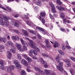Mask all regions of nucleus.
Segmentation results:
<instances>
[{"instance_id":"f257e3e1","label":"nucleus","mask_w":75,"mask_h":75,"mask_svg":"<svg viewBox=\"0 0 75 75\" xmlns=\"http://www.w3.org/2000/svg\"><path fill=\"white\" fill-rule=\"evenodd\" d=\"M56 60L57 62L59 63V66L57 67V69L58 70L61 71V72H62L64 71V69L62 66L63 65V63L62 62H61V60L60 59H58L56 58Z\"/></svg>"},{"instance_id":"f03ea898","label":"nucleus","mask_w":75,"mask_h":75,"mask_svg":"<svg viewBox=\"0 0 75 75\" xmlns=\"http://www.w3.org/2000/svg\"><path fill=\"white\" fill-rule=\"evenodd\" d=\"M29 41L30 42L29 43V45L32 48L35 49L36 52H40V50L39 48L36 47V45H35V44L33 43V41L31 40H29Z\"/></svg>"},{"instance_id":"7ed1b4c3","label":"nucleus","mask_w":75,"mask_h":75,"mask_svg":"<svg viewBox=\"0 0 75 75\" xmlns=\"http://www.w3.org/2000/svg\"><path fill=\"white\" fill-rule=\"evenodd\" d=\"M14 67H15L14 65H10L9 67H5V71H7L8 72H11V70H14Z\"/></svg>"},{"instance_id":"20e7f679","label":"nucleus","mask_w":75,"mask_h":75,"mask_svg":"<svg viewBox=\"0 0 75 75\" xmlns=\"http://www.w3.org/2000/svg\"><path fill=\"white\" fill-rule=\"evenodd\" d=\"M27 46H28V44H27V45H23L22 47V49H21V47H18V50L21 52H24L25 51H27Z\"/></svg>"},{"instance_id":"39448f33","label":"nucleus","mask_w":75,"mask_h":75,"mask_svg":"<svg viewBox=\"0 0 75 75\" xmlns=\"http://www.w3.org/2000/svg\"><path fill=\"white\" fill-rule=\"evenodd\" d=\"M49 6L52 7L51 11L52 12L55 13L56 12V10H55V8L54 7L52 3L51 2H49Z\"/></svg>"},{"instance_id":"423d86ee","label":"nucleus","mask_w":75,"mask_h":75,"mask_svg":"<svg viewBox=\"0 0 75 75\" xmlns=\"http://www.w3.org/2000/svg\"><path fill=\"white\" fill-rule=\"evenodd\" d=\"M11 23L13 25H14V26H16V27H18V25L20 23V22L18 21L17 20H16L15 21V22H14L13 21H12Z\"/></svg>"},{"instance_id":"0eeeda50","label":"nucleus","mask_w":75,"mask_h":75,"mask_svg":"<svg viewBox=\"0 0 75 75\" xmlns=\"http://www.w3.org/2000/svg\"><path fill=\"white\" fill-rule=\"evenodd\" d=\"M14 62L16 66V68L19 69L21 67V65L20 64V63L18 62V61L16 60H14Z\"/></svg>"},{"instance_id":"6e6552de","label":"nucleus","mask_w":75,"mask_h":75,"mask_svg":"<svg viewBox=\"0 0 75 75\" xmlns=\"http://www.w3.org/2000/svg\"><path fill=\"white\" fill-rule=\"evenodd\" d=\"M36 28V29L38 30L39 31H42V32H43V34H44V35H45V34H47V31L45 30L44 29L41 28L39 27H37Z\"/></svg>"},{"instance_id":"1a4fd4ad","label":"nucleus","mask_w":75,"mask_h":75,"mask_svg":"<svg viewBox=\"0 0 75 75\" xmlns=\"http://www.w3.org/2000/svg\"><path fill=\"white\" fill-rule=\"evenodd\" d=\"M44 71L45 72L46 75H56L55 73L54 72H53L51 74H50V70L48 69H45Z\"/></svg>"},{"instance_id":"9d476101","label":"nucleus","mask_w":75,"mask_h":75,"mask_svg":"<svg viewBox=\"0 0 75 75\" xmlns=\"http://www.w3.org/2000/svg\"><path fill=\"white\" fill-rule=\"evenodd\" d=\"M43 58H40V60H41V62L42 64H45L44 65V68H48V66L47 64V62H45V61L43 60Z\"/></svg>"},{"instance_id":"9b49d317","label":"nucleus","mask_w":75,"mask_h":75,"mask_svg":"<svg viewBox=\"0 0 75 75\" xmlns=\"http://www.w3.org/2000/svg\"><path fill=\"white\" fill-rule=\"evenodd\" d=\"M0 24L3 26L5 25V21H3V19L1 16H0Z\"/></svg>"},{"instance_id":"f8f14e48","label":"nucleus","mask_w":75,"mask_h":75,"mask_svg":"<svg viewBox=\"0 0 75 75\" xmlns=\"http://www.w3.org/2000/svg\"><path fill=\"white\" fill-rule=\"evenodd\" d=\"M21 63L25 66H27V65L28 64L27 62L24 59L21 60Z\"/></svg>"},{"instance_id":"ddd939ff","label":"nucleus","mask_w":75,"mask_h":75,"mask_svg":"<svg viewBox=\"0 0 75 75\" xmlns=\"http://www.w3.org/2000/svg\"><path fill=\"white\" fill-rule=\"evenodd\" d=\"M45 42L46 44V46L47 48H50L51 47V46L50 45V44H49V41L48 40H45Z\"/></svg>"},{"instance_id":"4468645a","label":"nucleus","mask_w":75,"mask_h":75,"mask_svg":"<svg viewBox=\"0 0 75 75\" xmlns=\"http://www.w3.org/2000/svg\"><path fill=\"white\" fill-rule=\"evenodd\" d=\"M33 51H34V50L33 49H31L29 51L28 54L30 57H33Z\"/></svg>"},{"instance_id":"2eb2a0df","label":"nucleus","mask_w":75,"mask_h":75,"mask_svg":"<svg viewBox=\"0 0 75 75\" xmlns=\"http://www.w3.org/2000/svg\"><path fill=\"white\" fill-rule=\"evenodd\" d=\"M27 24L29 25V26H33L34 27L35 25L33 23H32L30 21H27Z\"/></svg>"},{"instance_id":"dca6fc26","label":"nucleus","mask_w":75,"mask_h":75,"mask_svg":"<svg viewBox=\"0 0 75 75\" xmlns=\"http://www.w3.org/2000/svg\"><path fill=\"white\" fill-rule=\"evenodd\" d=\"M7 43L8 45L11 46V47H12V48H14V43H13V42L10 41H7Z\"/></svg>"},{"instance_id":"f3484780","label":"nucleus","mask_w":75,"mask_h":75,"mask_svg":"<svg viewBox=\"0 0 75 75\" xmlns=\"http://www.w3.org/2000/svg\"><path fill=\"white\" fill-rule=\"evenodd\" d=\"M23 45H27V42H25V41L23 40V39L22 38H21L20 39Z\"/></svg>"},{"instance_id":"a211bd4d","label":"nucleus","mask_w":75,"mask_h":75,"mask_svg":"<svg viewBox=\"0 0 75 75\" xmlns=\"http://www.w3.org/2000/svg\"><path fill=\"white\" fill-rule=\"evenodd\" d=\"M56 8L59 10H63L64 11H65V9L64 8H62V7L61 6L59 7L58 6H56Z\"/></svg>"},{"instance_id":"6ab92c4d","label":"nucleus","mask_w":75,"mask_h":75,"mask_svg":"<svg viewBox=\"0 0 75 75\" xmlns=\"http://www.w3.org/2000/svg\"><path fill=\"white\" fill-rule=\"evenodd\" d=\"M7 57L8 58L10 59L11 58V53L10 51H7Z\"/></svg>"},{"instance_id":"aec40b11","label":"nucleus","mask_w":75,"mask_h":75,"mask_svg":"<svg viewBox=\"0 0 75 75\" xmlns=\"http://www.w3.org/2000/svg\"><path fill=\"white\" fill-rule=\"evenodd\" d=\"M22 32L23 33V35L25 36H28V34L26 30H23Z\"/></svg>"},{"instance_id":"412c9836","label":"nucleus","mask_w":75,"mask_h":75,"mask_svg":"<svg viewBox=\"0 0 75 75\" xmlns=\"http://www.w3.org/2000/svg\"><path fill=\"white\" fill-rule=\"evenodd\" d=\"M54 45H53V46L54 47V48H56V47H58V45H59V43H58V42H57L56 41H55L54 42Z\"/></svg>"},{"instance_id":"4be33fe9","label":"nucleus","mask_w":75,"mask_h":75,"mask_svg":"<svg viewBox=\"0 0 75 75\" xmlns=\"http://www.w3.org/2000/svg\"><path fill=\"white\" fill-rule=\"evenodd\" d=\"M70 72L72 75H74V73H75V71L73 69H69Z\"/></svg>"},{"instance_id":"5701e85b","label":"nucleus","mask_w":75,"mask_h":75,"mask_svg":"<svg viewBox=\"0 0 75 75\" xmlns=\"http://www.w3.org/2000/svg\"><path fill=\"white\" fill-rule=\"evenodd\" d=\"M39 19L40 20H41V22L43 24H45V20L44 19V18H42L41 19V16H39Z\"/></svg>"},{"instance_id":"b1692460","label":"nucleus","mask_w":75,"mask_h":75,"mask_svg":"<svg viewBox=\"0 0 75 75\" xmlns=\"http://www.w3.org/2000/svg\"><path fill=\"white\" fill-rule=\"evenodd\" d=\"M3 18L5 20V21H6L9 20V19H10V18L8 17L5 16H3Z\"/></svg>"},{"instance_id":"393cba45","label":"nucleus","mask_w":75,"mask_h":75,"mask_svg":"<svg viewBox=\"0 0 75 75\" xmlns=\"http://www.w3.org/2000/svg\"><path fill=\"white\" fill-rule=\"evenodd\" d=\"M58 52L59 54H60L61 55H65V52H63V51L61 50H59Z\"/></svg>"},{"instance_id":"a878e982","label":"nucleus","mask_w":75,"mask_h":75,"mask_svg":"<svg viewBox=\"0 0 75 75\" xmlns=\"http://www.w3.org/2000/svg\"><path fill=\"white\" fill-rule=\"evenodd\" d=\"M35 2L36 5H37V6H41V3L40 1H38V2Z\"/></svg>"},{"instance_id":"bb28decb","label":"nucleus","mask_w":75,"mask_h":75,"mask_svg":"<svg viewBox=\"0 0 75 75\" xmlns=\"http://www.w3.org/2000/svg\"><path fill=\"white\" fill-rule=\"evenodd\" d=\"M15 45L16 47H18V48H21V45L20 44L16 43L15 44Z\"/></svg>"},{"instance_id":"cd10ccee","label":"nucleus","mask_w":75,"mask_h":75,"mask_svg":"<svg viewBox=\"0 0 75 75\" xmlns=\"http://www.w3.org/2000/svg\"><path fill=\"white\" fill-rule=\"evenodd\" d=\"M17 57L18 59H22L21 56L19 53L17 54Z\"/></svg>"},{"instance_id":"c85d7f7f","label":"nucleus","mask_w":75,"mask_h":75,"mask_svg":"<svg viewBox=\"0 0 75 75\" xmlns=\"http://www.w3.org/2000/svg\"><path fill=\"white\" fill-rule=\"evenodd\" d=\"M12 30H13L14 32L16 33L17 34H20V32L18 30H17L16 29H12Z\"/></svg>"},{"instance_id":"c756f323","label":"nucleus","mask_w":75,"mask_h":75,"mask_svg":"<svg viewBox=\"0 0 75 75\" xmlns=\"http://www.w3.org/2000/svg\"><path fill=\"white\" fill-rule=\"evenodd\" d=\"M42 55L43 57H47V58H49V57H50V56H49V55H47L44 53H42Z\"/></svg>"},{"instance_id":"7c9ffc66","label":"nucleus","mask_w":75,"mask_h":75,"mask_svg":"<svg viewBox=\"0 0 75 75\" xmlns=\"http://www.w3.org/2000/svg\"><path fill=\"white\" fill-rule=\"evenodd\" d=\"M40 14L42 17H44L45 16V12H42L40 13Z\"/></svg>"},{"instance_id":"2f4dec72","label":"nucleus","mask_w":75,"mask_h":75,"mask_svg":"<svg viewBox=\"0 0 75 75\" xmlns=\"http://www.w3.org/2000/svg\"><path fill=\"white\" fill-rule=\"evenodd\" d=\"M23 57L25 59H28V58L29 57L27 54H23Z\"/></svg>"},{"instance_id":"473e14b6","label":"nucleus","mask_w":75,"mask_h":75,"mask_svg":"<svg viewBox=\"0 0 75 75\" xmlns=\"http://www.w3.org/2000/svg\"><path fill=\"white\" fill-rule=\"evenodd\" d=\"M39 10V7L38 6H36L35 8V10L36 12H38Z\"/></svg>"},{"instance_id":"72a5a7b5","label":"nucleus","mask_w":75,"mask_h":75,"mask_svg":"<svg viewBox=\"0 0 75 75\" xmlns=\"http://www.w3.org/2000/svg\"><path fill=\"white\" fill-rule=\"evenodd\" d=\"M5 25H6V26L8 27V26L9 25V23H8V21H5Z\"/></svg>"},{"instance_id":"f704fd0d","label":"nucleus","mask_w":75,"mask_h":75,"mask_svg":"<svg viewBox=\"0 0 75 75\" xmlns=\"http://www.w3.org/2000/svg\"><path fill=\"white\" fill-rule=\"evenodd\" d=\"M10 51L12 53H16V50L13 49H11L10 50Z\"/></svg>"},{"instance_id":"c9c22d12","label":"nucleus","mask_w":75,"mask_h":75,"mask_svg":"<svg viewBox=\"0 0 75 75\" xmlns=\"http://www.w3.org/2000/svg\"><path fill=\"white\" fill-rule=\"evenodd\" d=\"M62 50L64 51V50H65L66 49L65 47V46H64V45L62 44Z\"/></svg>"},{"instance_id":"e433bc0d","label":"nucleus","mask_w":75,"mask_h":75,"mask_svg":"<svg viewBox=\"0 0 75 75\" xmlns=\"http://www.w3.org/2000/svg\"><path fill=\"white\" fill-rule=\"evenodd\" d=\"M4 64V62L3 60H0V64L2 65H3V64Z\"/></svg>"},{"instance_id":"4c0bfd02","label":"nucleus","mask_w":75,"mask_h":75,"mask_svg":"<svg viewBox=\"0 0 75 75\" xmlns=\"http://www.w3.org/2000/svg\"><path fill=\"white\" fill-rule=\"evenodd\" d=\"M39 72L40 74H41L42 75L44 74V72L41 70L40 69L39 70Z\"/></svg>"},{"instance_id":"58836bf2","label":"nucleus","mask_w":75,"mask_h":75,"mask_svg":"<svg viewBox=\"0 0 75 75\" xmlns=\"http://www.w3.org/2000/svg\"><path fill=\"white\" fill-rule=\"evenodd\" d=\"M6 8H7V9L8 10H9L10 11H13V10L11 9L9 7L6 6Z\"/></svg>"},{"instance_id":"ea45409f","label":"nucleus","mask_w":75,"mask_h":75,"mask_svg":"<svg viewBox=\"0 0 75 75\" xmlns=\"http://www.w3.org/2000/svg\"><path fill=\"white\" fill-rule=\"evenodd\" d=\"M26 74V73L24 70H22L21 72V74L22 75H25Z\"/></svg>"},{"instance_id":"a19ab883","label":"nucleus","mask_w":75,"mask_h":75,"mask_svg":"<svg viewBox=\"0 0 75 75\" xmlns=\"http://www.w3.org/2000/svg\"><path fill=\"white\" fill-rule=\"evenodd\" d=\"M26 60H27V61H28V62H32V59L29 57L28 58V59H27Z\"/></svg>"},{"instance_id":"79ce46f5","label":"nucleus","mask_w":75,"mask_h":75,"mask_svg":"<svg viewBox=\"0 0 75 75\" xmlns=\"http://www.w3.org/2000/svg\"><path fill=\"white\" fill-rule=\"evenodd\" d=\"M64 61L66 62H68V63H69V62H70V60L69 59H65L64 60Z\"/></svg>"},{"instance_id":"37998d69","label":"nucleus","mask_w":75,"mask_h":75,"mask_svg":"<svg viewBox=\"0 0 75 75\" xmlns=\"http://www.w3.org/2000/svg\"><path fill=\"white\" fill-rule=\"evenodd\" d=\"M70 59L72 60L73 61H74L75 62V58L73 57H70L69 58Z\"/></svg>"},{"instance_id":"c03bdc74","label":"nucleus","mask_w":75,"mask_h":75,"mask_svg":"<svg viewBox=\"0 0 75 75\" xmlns=\"http://www.w3.org/2000/svg\"><path fill=\"white\" fill-rule=\"evenodd\" d=\"M50 17L51 18L52 20H54V16H52V15L51 14H50Z\"/></svg>"},{"instance_id":"a18cd8bd","label":"nucleus","mask_w":75,"mask_h":75,"mask_svg":"<svg viewBox=\"0 0 75 75\" xmlns=\"http://www.w3.org/2000/svg\"><path fill=\"white\" fill-rule=\"evenodd\" d=\"M0 49H4V46L3 45H0Z\"/></svg>"},{"instance_id":"49530a36","label":"nucleus","mask_w":75,"mask_h":75,"mask_svg":"<svg viewBox=\"0 0 75 75\" xmlns=\"http://www.w3.org/2000/svg\"><path fill=\"white\" fill-rule=\"evenodd\" d=\"M27 16H29V13H27ZM24 16L25 18H26V19H28V16L27 17L26 15H24Z\"/></svg>"},{"instance_id":"de8ad7c7","label":"nucleus","mask_w":75,"mask_h":75,"mask_svg":"<svg viewBox=\"0 0 75 75\" xmlns=\"http://www.w3.org/2000/svg\"><path fill=\"white\" fill-rule=\"evenodd\" d=\"M28 31L31 33H32V34H34V32L33 30H28Z\"/></svg>"},{"instance_id":"09e8293b","label":"nucleus","mask_w":75,"mask_h":75,"mask_svg":"<svg viewBox=\"0 0 75 75\" xmlns=\"http://www.w3.org/2000/svg\"><path fill=\"white\" fill-rule=\"evenodd\" d=\"M0 8H1L3 9L4 10H6V9L4 7H3V6H2L1 4H0Z\"/></svg>"},{"instance_id":"8fccbe9b","label":"nucleus","mask_w":75,"mask_h":75,"mask_svg":"<svg viewBox=\"0 0 75 75\" xmlns=\"http://www.w3.org/2000/svg\"><path fill=\"white\" fill-rule=\"evenodd\" d=\"M57 3L58 4H61L62 3L61 1L60 0H57Z\"/></svg>"},{"instance_id":"3c124183","label":"nucleus","mask_w":75,"mask_h":75,"mask_svg":"<svg viewBox=\"0 0 75 75\" xmlns=\"http://www.w3.org/2000/svg\"><path fill=\"white\" fill-rule=\"evenodd\" d=\"M20 40V38L18 36H15V40Z\"/></svg>"},{"instance_id":"603ef678","label":"nucleus","mask_w":75,"mask_h":75,"mask_svg":"<svg viewBox=\"0 0 75 75\" xmlns=\"http://www.w3.org/2000/svg\"><path fill=\"white\" fill-rule=\"evenodd\" d=\"M35 70H36V71H39L40 70V69H39L37 67H35L34 68Z\"/></svg>"},{"instance_id":"864d4df0","label":"nucleus","mask_w":75,"mask_h":75,"mask_svg":"<svg viewBox=\"0 0 75 75\" xmlns=\"http://www.w3.org/2000/svg\"><path fill=\"white\" fill-rule=\"evenodd\" d=\"M33 53L35 55H37V53L36 51H34L33 50Z\"/></svg>"},{"instance_id":"5fc2aeb1","label":"nucleus","mask_w":75,"mask_h":75,"mask_svg":"<svg viewBox=\"0 0 75 75\" xmlns=\"http://www.w3.org/2000/svg\"><path fill=\"white\" fill-rule=\"evenodd\" d=\"M37 36L39 39H41V36H40V35L38 34L37 35Z\"/></svg>"},{"instance_id":"6e6d98bb","label":"nucleus","mask_w":75,"mask_h":75,"mask_svg":"<svg viewBox=\"0 0 75 75\" xmlns=\"http://www.w3.org/2000/svg\"><path fill=\"white\" fill-rule=\"evenodd\" d=\"M36 38H37V37L36 36H33L32 37V39L33 40H35L36 39Z\"/></svg>"},{"instance_id":"4d7b16f0","label":"nucleus","mask_w":75,"mask_h":75,"mask_svg":"<svg viewBox=\"0 0 75 75\" xmlns=\"http://www.w3.org/2000/svg\"><path fill=\"white\" fill-rule=\"evenodd\" d=\"M14 17L16 18H18V17H19V15L18 14H16L15 15Z\"/></svg>"},{"instance_id":"13d9d810","label":"nucleus","mask_w":75,"mask_h":75,"mask_svg":"<svg viewBox=\"0 0 75 75\" xmlns=\"http://www.w3.org/2000/svg\"><path fill=\"white\" fill-rule=\"evenodd\" d=\"M61 58V57L60 55H58L57 56V57H56V58H57L58 59H59V58Z\"/></svg>"},{"instance_id":"bf43d9fd","label":"nucleus","mask_w":75,"mask_h":75,"mask_svg":"<svg viewBox=\"0 0 75 75\" xmlns=\"http://www.w3.org/2000/svg\"><path fill=\"white\" fill-rule=\"evenodd\" d=\"M0 68L1 69L3 70V69H4V66H3V65H2L1 66H0Z\"/></svg>"},{"instance_id":"052dcab7","label":"nucleus","mask_w":75,"mask_h":75,"mask_svg":"<svg viewBox=\"0 0 75 75\" xmlns=\"http://www.w3.org/2000/svg\"><path fill=\"white\" fill-rule=\"evenodd\" d=\"M3 42L4 43H6V38H4L3 40Z\"/></svg>"},{"instance_id":"680f3d73","label":"nucleus","mask_w":75,"mask_h":75,"mask_svg":"<svg viewBox=\"0 0 75 75\" xmlns=\"http://www.w3.org/2000/svg\"><path fill=\"white\" fill-rule=\"evenodd\" d=\"M16 36H13L12 37V38L14 40H16Z\"/></svg>"},{"instance_id":"e2e57ef3","label":"nucleus","mask_w":75,"mask_h":75,"mask_svg":"<svg viewBox=\"0 0 75 75\" xmlns=\"http://www.w3.org/2000/svg\"><path fill=\"white\" fill-rule=\"evenodd\" d=\"M66 47L68 49H71V47L68 45L66 46Z\"/></svg>"},{"instance_id":"0e129e2a","label":"nucleus","mask_w":75,"mask_h":75,"mask_svg":"<svg viewBox=\"0 0 75 75\" xmlns=\"http://www.w3.org/2000/svg\"><path fill=\"white\" fill-rule=\"evenodd\" d=\"M63 21L64 23H66L67 22V19L66 18H64L63 19Z\"/></svg>"},{"instance_id":"69168bd1","label":"nucleus","mask_w":75,"mask_h":75,"mask_svg":"<svg viewBox=\"0 0 75 75\" xmlns=\"http://www.w3.org/2000/svg\"><path fill=\"white\" fill-rule=\"evenodd\" d=\"M14 1V0H7V1L8 3H9V2H10V1Z\"/></svg>"},{"instance_id":"338daca9","label":"nucleus","mask_w":75,"mask_h":75,"mask_svg":"<svg viewBox=\"0 0 75 75\" xmlns=\"http://www.w3.org/2000/svg\"><path fill=\"white\" fill-rule=\"evenodd\" d=\"M60 30L61 31H65V29L62 28H61Z\"/></svg>"},{"instance_id":"774afa93","label":"nucleus","mask_w":75,"mask_h":75,"mask_svg":"<svg viewBox=\"0 0 75 75\" xmlns=\"http://www.w3.org/2000/svg\"><path fill=\"white\" fill-rule=\"evenodd\" d=\"M66 22H67V23L69 24V23H71V22L70 21L68 20H67Z\"/></svg>"}]
</instances>
